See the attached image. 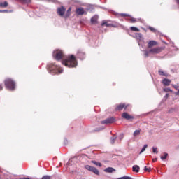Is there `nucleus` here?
Returning a JSON list of instances; mask_svg holds the SVG:
<instances>
[{"instance_id":"19","label":"nucleus","mask_w":179,"mask_h":179,"mask_svg":"<svg viewBox=\"0 0 179 179\" xmlns=\"http://www.w3.org/2000/svg\"><path fill=\"white\" fill-rule=\"evenodd\" d=\"M106 173H113V171H115V169L113 167H108L104 169Z\"/></svg>"},{"instance_id":"49","label":"nucleus","mask_w":179,"mask_h":179,"mask_svg":"<svg viewBox=\"0 0 179 179\" xmlns=\"http://www.w3.org/2000/svg\"><path fill=\"white\" fill-rule=\"evenodd\" d=\"M3 10H0V13H2Z\"/></svg>"},{"instance_id":"1","label":"nucleus","mask_w":179,"mask_h":179,"mask_svg":"<svg viewBox=\"0 0 179 179\" xmlns=\"http://www.w3.org/2000/svg\"><path fill=\"white\" fill-rule=\"evenodd\" d=\"M62 63L65 66H67V68H76V66H78V61H76V57H75L73 55L67 56Z\"/></svg>"},{"instance_id":"11","label":"nucleus","mask_w":179,"mask_h":179,"mask_svg":"<svg viewBox=\"0 0 179 179\" xmlns=\"http://www.w3.org/2000/svg\"><path fill=\"white\" fill-rule=\"evenodd\" d=\"M77 57L79 58V59L83 60L85 59L86 55H85V52H83L82 50H78L77 53Z\"/></svg>"},{"instance_id":"21","label":"nucleus","mask_w":179,"mask_h":179,"mask_svg":"<svg viewBox=\"0 0 179 179\" xmlns=\"http://www.w3.org/2000/svg\"><path fill=\"white\" fill-rule=\"evenodd\" d=\"M8 5V1L0 2V8H7Z\"/></svg>"},{"instance_id":"42","label":"nucleus","mask_w":179,"mask_h":179,"mask_svg":"<svg viewBox=\"0 0 179 179\" xmlns=\"http://www.w3.org/2000/svg\"><path fill=\"white\" fill-rule=\"evenodd\" d=\"M175 96H179V89L178 90V92H176L174 93Z\"/></svg>"},{"instance_id":"29","label":"nucleus","mask_w":179,"mask_h":179,"mask_svg":"<svg viewBox=\"0 0 179 179\" xmlns=\"http://www.w3.org/2000/svg\"><path fill=\"white\" fill-rule=\"evenodd\" d=\"M92 163L95 164V166H98L99 167H101V163L97 162L96 161H92Z\"/></svg>"},{"instance_id":"39","label":"nucleus","mask_w":179,"mask_h":179,"mask_svg":"<svg viewBox=\"0 0 179 179\" xmlns=\"http://www.w3.org/2000/svg\"><path fill=\"white\" fill-rule=\"evenodd\" d=\"M42 179H51V177L50 176H44L42 177Z\"/></svg>"},{"instance_id":"41","label":"nucleus","mask_w":179,"mask_h":179,"mask_svg":"<svg viewBox=\"0 0 179 179\" xmlns=\"http://www.w3.org/2000/svg\"><path fill=\"white\" fill-rule=\"evenodd\" d=\"M144 171H148V172L150 171V168H148V166H145Z\"/></svg>"},{"instance_id":"15","label":"nucleus","mask_w":179,"mask_h":179,"mask_svg":"<svg viewBox=\"0 0 179 179\" xmlns=\"http://www.w3.org/2000/svg\"><path fill=\"white\" fill-rule=\"evenodd\" d=\"M98 19H99V16H97V15H94V16L92 17V18H91V23H92V24H94L97 23Z\"/></svg>"},{"instance_id":"25","label":"nucleus","mask_w":179,"mask_h":179,"mask_svg":"<svg viewBox=\"0 0 179 179\" xmlns=\"http://www.w3.org/2000/svg\"><path fill=\"white\" fill-rule=\"evenodd\" d=\"M117 139V136H113L112 137H110V143L111 145H114V143H115V141Z\"/></svg>"},{"instance_id":"10","label":"nucleus","mask_w":179,"mask_h":179,"mask_svg":"<svg viewBox=\"0 0 179 179\" xmlns=\"http://www.w3.org/2000/svg\"><path fill=\"white\" fill-rule=\"evenodd\" d=\"M128 108V105H125V103H120L115 108V111H121L123 108L127 110Z\"/></svg>"},{"instance_id":"20","label":"nucleus","mask_w":179,"mask_h":179,"mask_svg":"<svg viewBox=\"0 0 179 179\" xmlns=\"http://www.w3.org/2000/svg\"><path fill=\"white\" fill-rule=\"evenodd\" d=\"M158 73L159 75H160V76H167L168 74L166 72H164L162 69H159L158 71Z\"/></svg>"},{"instance_id":"13","label":"nucleus","mask_w":179,"mask_h":179,"mask_svg":"<svg viewBox=\"0 0 179 179\" xmlns=\"http://www.w3.org/2000/svg\"><path fill=\"white\" fill-rule=\"evenodd\" d=\"M76 15H85V9L83 8H77L76 10Z\"/></svg>"},{"instance_id":"33","label":"nucleus","mask_w":179,"mask_h":179,"mask_svg":"<svg viewBox=\"0 0 179 179\" xmlns=\"http://www.w3.org/2000/svg\"><path fill=\"white\" fill-rule=\"evenodd\" d=\"M119 139H120V142H121V141H122V139H124V134H120L118 136Z\"/></svg>"},{"instance_id":"16","label":"nucleus","mask_w":179,"mask_h":179,"mask_svg":"<svg viewBox=\"0 0 179 179\" xmlns=\"http://www.w3.org/2000/svg\"><path fill=\"white\" fill-rule=\"evenodd\" d=\"M153 45H157V42H156L155 41H150L148 42V48H152Z\"/></svg>"},{"instance_id":"17","label":"nucleus","mask_w":179,"mask_h":179,"mask_svg":"<svg viewBox=\"0 0 179 179\" xmlns=\"http://www.w3.org/2000/svg\"><path fill=\"white\" fill-rule=\"evenodd\" d=\"M132 170L134 173H139V170H141V168L138 165H134L132 167Z\"/></svg>"},{"instance_id":"14","label":"nucleus","mask_w":179,"mask_h":179,"mask_svg":"<svg viewBox=\"0 0 179 179\" xmlns=\"http://www.w3.org/2000/svg\"><path fill=\"white\" fill-rule=\"evenodd\" d=\"M170 83H171V80H170L169 79L164 78L162 80V84L164 85V86H170Z\"/></svg>"},{"instance_id":"37","label":"nucleus","mask_w":179,"mask_h":179,"mask_svg":"<svg viewBox=\"0 0 179 179\" xmlns=\"http://www.w3.org/2000/svg\"><path fill=\"white\" fill-rule=\"evenodd\" d=\"M120 16H122V17H125L127 16H128L129 17H131V15H129L128 14H125V13H121Z\"/></svg>"},{"instance_id":"27","label":"nucleus","mask_w":179,"mask_h":179,"mask_svg":"<svg viewBox=\"0 0 179 179\" xmlns=\"http://www.w3.org/2000/svg\"><path fill=\"white\" fill-rule=\"evenodd\" d=\"M130 30L131 31H140L139 29L136 28V27H131Z\"/></svg>"},{"instance_id":"32","label":"nucleus","mask_w":179,"mask_h":179,"mask_svg":"<svg viewBox=\"0 0 179 179\" xmlns=\"http://www.w3.org/2000/svg\"><path fill=\"white\" fill-rule=\"evenodd\" d=\"M164 92L169 93V92H173V90L170 88H164Z\"/></svg>"},{"instance_id":"44","label":"nucleus","mask_w":179,"mask_h":179,"mask_svg":"<svg viewBox=\"0 0 179 179\" xmlns=\"http://www.w3.org/2000/svg\"><path fill=\"white\" fill-rule=\"evenodd\" d=\"M164 99H169V94H166V95L164 96Z\"/></svg>"},{"instance_id":"9","label":"nucleus","mask_w":179,"mask_h":179,"mask_svg":"<svg viewBox=\"0 0 179 179\" xmlns=\"http://www.w3.org/2000/svg\"><path fill=\"white\" fill-rule=\"evenodd\" d=\"M66 10V9L62 6L57 8V15H59V16H64V15H65Z\"/></svg>"},{"instance_id":"47","label":"nucleus","mask_w":179,"mask_h":179,"mask_svg":"<svg viewBox=\"0 0 179 179\" xmlns=\"http://www.w3.org/2000/svg\"><path fill=\"white\" fill-rule=\"evenodd\" d=\"M174 50H175V51H178V48H176L174 49Z\"/></svg>"},{"instance_id":"12","label":"nucleus","mask_w":179,"mask_h":179,"mask_svg":"<svg viewBox=\"0 0 179 179\" xmlns=\"http://www.w3.org/2000/svg\"><path fill=\"white\" fill-rule=\"evenodd\" d=\"M122 117V118H124V120H134V116L128 114L127 113H123Z\"/></svg>"},{"instance_id":"24","label":"nucleus","mask_w":179,"mask_h":179,"mask_svg":"<svg viewBox=\"0 0 179 179\" xmlns=\"http://www.w3.org/2000/svg\"><path fill=\"white\" fill-rule=\"evenodd\" d=\"M133 135L134 137L139 136L141 135V130L139 129L135 130Z\"/></svg>"},{"instance_id":"8","label":"nucleus","mask_w":179,"mask_h":179,"mask_svg":"<svg viewBox=\"0 0 179 179\" xmlns=\"http://www.w3.org/2000/svg\"><path fill=\"white\" fill-rule=\"evenodd\" d=\"M115 122V117H110L101 122V124H113Z\"/></svg>"},{"instance_id":"28","label":"nucleus","mask_w":179,"mask_h":179,"mask_svg":"<svg viewBox=\"0 0 179 179\" xmlns=\"http://www.w3.org/2000/svg\"><path fill=\"white\" fill-rule=\"evenodd\" d=\"M22 3H30L31 2V0H20Z\"/></svg>"},{"instance_id":"45","label":"nucleus","mask_w":179,"mask_h":179,"mask_svg":"<svg viewBox=\"0 0 179 179\" xmlns=\"http://www.w3.org/2000/svg\"><path fill=\"white\" fill-rule=\"evenodd\" d=\"M152 162H157V158H154V159H152Z\"/></svg>"},{"instance_id":"6","label":"nucleus","mask_w":179,"mask_h":179,"mask_svg":"<svg viewBox=\"0 0 179 179\" xmlns=\"http://www.w3.org/2000/svg\"><path fill=\"white\" fill-rule=\"evenodd\" d=\"M85 169H86V170H88L89 171H92V173H94V174H96V176H99V174H100V172L94 166H92L90 165H85Z\"/></svg>"},{"instance_id":"23","label":"nucleus","mask_w":179,"mask_h":179,"mask_svg":"<svg viewBox=\"0 0 179 179\" xmlns=\"http://www.w3.org/2000/svg\"><path fill=\"white\" fill-rule=\"evenodd\" d=\"M167 156H169V154L167 152H164V155L160 157L161 160H166L167 159Z\"/></svg>"},{"instance_id":"4","label":"nucleus","mask_w":179,"mask_h":179,"mask_svg":"<svg viewBox=\"0 0 179 179\" xmlns=\"http://www.w3.org/2000/svg\"><path fill=\"white\" fill-rule=\"evenodd\" d=\"M64 52L61 50H55L53 52V57L57 60V61H60V59H62L64 58Z\"/></svg>"},{"instance_id":"26","label":"nucleus","mask_w":179,"mask_h":179,"mask_svg":"<svg viewBox=\"0 0 179 179\" xmlns=\"http://www.w3.org/2000/svg\"><path fill=\"white\" fill-rule=\"evenodd\" d=\"M146 148H148V144H145L143 147L142 148L141 150L140 151V155L143 153L145 150H146Z\"/></svg>"},{"instance_id":"7","label":"nucleus","mask_w":179,"mask_h":179,"mask_svg":"<svg viewBox=\"0 0 179 179\" xmlns=\"http://www.w3.org/2000/svg\"><path fill=\"white\" fill-rule=\"evenodd\" d=\"M164 50V46L157 47L150 49L151 54H160Z\"/></svg>"},{"instance_id":"50","label":"nucleus","mask_w":179,"mask_h":179,"mask_svg":"<svg viewBox=\"0 0 179 179\" xmlns=\"http://www.w3.org/2000/svg\"><path fill=\"white\" fill-rule=\"evenodd\" d=\"M0 179H1V177H0Z\"/></svg>"},{"instance_id":"31","label":"nucleus","mask_w":179,"mask_h":179,"mask_svg":"<svg viewBox=\"0 0 179 179\" xmlns=\"http://www.w3.org/2000/svg\"><path fill=\"white\" fill-rule=\"evenodd\" d=\"M149 30H150V31H152V33H156V31H157V30H156V29L152 27H148Z\"/></svg>"},{"instance_id":"22","label":"nucleus","mask_w":179,"mask_h":179,"mask_svg":"<svg viewBox=\"0 0 179 179\" xmlns=\"http://www.w3.org/2000/svg\"><path fill=\"white\" fill-rule=\"evenodd\" d=\"M106 127L104 126H101L100 127H97L94 130V132H100V131H103Z\"/></svg>"},{"instance_id":"2","label":"nucleus","mask_w":179,"mask_h":179,"mask_svg":"<svg viewBox=\"0 0 179 179\" xmlns=\"http://www.w3.org/2000/svg\"><path fill=\"white\" fill-rule=\"evenodd\" d=\"M47 69L50 75H59L64 72V69H59V66L52 63L47 65Z\"/></svg>"},{"instance_id":"35","label":"nucleus","mask_w":179,"mask_h":179,"mask_svg":"<svg viewBox=\"0 0 179 179\" xmlns=\"http://www.w3.org/2000/svg\"><path fill=\"white\" fill-rule=\"evenodd\" d=\"M152 152L153 153H159V151H157V148H155V147H152Z\"/></svg>"},{"instance_id":"40","label":"nucleus","mask_w":179,"mask_h":179,"mask_svg":"<svg viewBox=\"0 0 179 179\" xmlns=\"http://www.w3.org/2000/svg\"><path fill=\"white\" fill-rule=\"evenodd\" d=\"M2 13H9L10 12H12V10H3V11H1Z\"/></svg>"},{"instance_id":"30","label":"nucleus","mask_w":179,"mask_h":179,"mask_svg":"<svg viewBox=\"0 0 179 179\" xmlns=\"http://www.w3.org/2000/svg\"><path fill=\"white\" fill-rule=\"evenodd\" d=\"M101 26H106V27H110V26H111V24L107 23V22H105L101 23Z\"/></svg>"},{"instance_id":"5","label":"nucleus","mask_w":179,"mask_h":179,"mask_svg":"<svg viewBox=\"0 0 179 179\" xmlns=\"http://www.w3.org/2000/svg\"><path fill=\"white\" fill-rule=\"evenodd\" d=\"M135 38L138 43V45L143 47L144 41H143V36H142V34L141 33L136 34Z\"/></svg>"},{"instance_id":"36","label":"nucleus","mask_w":179,"mask_h":179,"mask_svg":"<svg viewBox=\"0 0 179 179\" xmlns=\"http://www.w3.org/2000/svg\"><path fill=\"white\" fill-rule=\"evenodd\" d=\"M117 179H132V178H131L129 176H123V177H120Z\"/></svg>"},{"instance_id":"43","label":"nucleus","mask_w":179,"mask_h":179,"mask_svg":"<svg viewBox=\"0 0 179 179\" xmlns=\"http://www.w3.org/2000/svg\"><path fill=\"white\" fill-rule=\"evenodd\" d=\"M71 10H72L71 8H69V9L67 10V13H69V12H71Z\"/></svg>"},{"instance_id":"38","label":"nucleus","mask_w":179,"mask_h":179,"mask_svg":"<svg viewBox=\"0 0 179 179\" xmlns=\"http://www.w3.org/2000/svg\"><path fill=\"white\" fill-rule=\"evenodd\" d=\"M174 89H176V90H179V85H172Z\"/></svg>"},{"instance_id":"46","label":"nucleus","mask_w":179,"mask_h":179,"mask_svg":"<svg viewBox=\"0 0 179 179\" xmlns=\"http://www.w3.org/2000/svg\"><path fill=\"white\" fill-rule=\"evenodd\" d=\"M175 1L176 2L177 5H179V0H175Z\"/></svg>"},{"instance_id":"3","label":"nucleus","mask_w":179,"mask_h":179,"mask_svg":"<svg viewBox=\"0 0 179 179\" xmlns=\"http://www.w3.org/2000/svg\"><path fill=\"white\" fill-rule=\"evenodd\" d=\"M4 83L6 89L8 90H15V88L16 87V83L15 81H13V80L7 78L5 80Z\"/></svg>"},{"instance_id":"18","label":"nucleus","mask_w":179,"mask_h":179,"mask_svg":"<svg viewBox=\"0 0 179 179\" xmlns=\"http://www.w3.org/2000/svg\"><path fill=\"white\" fill-rule=\"evenodd\" d=\"M143 53H144V58H148L149 57V55L152 54V52H150V49L149 50H143Z\"/></svg>"},{"instance_id":"34","label":"nucleus","mask_w":179,"mask_h":179,"mask_svg":"<svg viewBox=\"0 0 179 179\" xmlns=\"http://www.w3.org/2000/svg\"><path fill=\"white\" fill-rule=\"evenodd\" d=\"M129 20L131 23H136V20L134 17H131Z\"/></svg>"},{"instance_id":"48","label":"nucleus","mask_w":179,"mask_h":179,"mask_svg":"<svg viewBox=\"0 0 179 179\" xmlns=\"http://www.w3.org/2000/svg\"><path fill=\"white\" fill-rule=\"evenodd\" d=\"M0 90H2V85L0 84Z\"/></svg>"}]
</instances>
